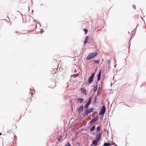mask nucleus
I'll list each match as a JSON object with an SVG mask.
<instances>
[{
    "instance_id": "nucleus-1",
    "label": "nucleus",
    "mask_w": 146,
    "mask_h": 146,
    "mask_svg": "<svg viewBox=\"0 0 146 146\" xmlns=\"http://www.w3.org/2000/svg\"><path fill=\"white\" fill-rule=\"evenodd\" d=\"M98 53L97 52L91 53L88 54L87 56L86 59L87 60H89L95 57L97 55Z\"/></svg>"
},
{
    "instance_id": "nucleus-2",
    "label": "nucleus",
    "mask_w": 146,
    "mask_h": 146,
    "mask_svg": "<svg viewBox=\"0 0 146 146\" xmlns=\"http://www.w3.org/2000/svg\"><path fill=\"white\" fill-rule=\"evenodd\" d=\"M106 110V107L105 106H102V108L100 110L99 113V114L100 115H103L105 113Z\"/></svg>"
},
{
    "instance_id": "nucleus-3",
    "label": "nucleus",
    "mask_w": 146,
    "mask_h": 146,
    "mask_svg": "<svg viewBox=\"0 0 146 146\" xmlns=\"http://www.w3.org/2000/svg\"><path fill=\"white\" fill-rule=\"evenodd\" d=\"M93 110V108H90L86 110L85 113L86 115H87L89 113L92 112Z\"/></svg>"
},
{
    "instance_id": "nucleus-4",
    "label": "nucleus",
    "mask_w": 146,
    "mask_h": 146,
    "mask_svg": "<svg viewBox=\"0 0 146 146\" xmlns=\"http://www.w3.org/2000/svg\"><path fill=\"white\" fill-rule=\"evenodd\" d=\"M94 74H92L90 76V77H89V79L88 81V83L89 84H91L92 82L93 79L94 78Z\"/></svg>"
},
{
    "instance_id": "nucleus-5",
    "label": "nucleus",
    "mask_w": 146,
    "mask_h": 146,
    "mask_svg": "<svg viewBox=\"0 0 146 146\" xmlns=\"http://www.w3.org/2000/svg\"><path fill=\"white\" fill-rule=\"evenodd\" d=\"M92 102V99L91 98L89 99L88 102L85 106V107L86 109H88L89 107V106L90 104Z\"/></svg>"
},
{
    "instance_id": "nucleus-6",
    "label": "nucleus",
    "mask_w": 146,
    "mask_h": 146,
    "mask_svg": "<svg viewBox=\"0 0 146 146\" xmlns=\"http://www.w3.org/2000/svg\"><path fill=\"white\" fill-rule=\"evenodd\" d=\"M102 133H99L96 136V139L98 141H99L101 137Z\"/></svg>"
},
{
    "instance_id": "nucleus-7",
    "label": "nucleus",
    "mask_w": 146,
    "mask_h": 146,
    "mask_svg": "<svg viewBox=\"0 0 146 146\" xmlns=\"http://www.w3.org/2000/svg\"><path fill=\"white\" fill-rule=\"evenodd\" d=\"M56 86V84L54 82H53L50 83L49 87L50 88H54Z\"/></svg>"
},
{
    "instance_id": "nucleus-8",
    "label": "nucleus",
    "mask_w": 146,
    "mask_h": 146,
    "mask_svg": "<svg viewBox=\"0 0 146 146\" xmlns=\"http://www.w3.org/2000/svg\"><path fill=\"white\" fill-rule=\"evenodd\" d=\"M77 110L79 112V113H81L83 110V107L82 106H80L79 108L77 109Z\"/></svg>"
},
{
    "instance_id": "nucleus-9",
    "label": "nucleus",
    "mask_w": 146,
    "mask_h": 146,
    "mask_svg": "<svg viewBox=\"0 0 146 146\" xmlns=\"http://www.w3.org/2000/svg\"><path fill=\"white\" fill-rule=\"evenodd\" d=\"M98 120V117H96L94 118L91 121V123H94L96 122Z\"/></svg>"
},
{
    "instance_id": "nucleus-10",
    "label": "nucleus",
    "mask_w": 146,
    "mask_h": 146,
    "mask_svg": "<svg viewBox=\"0 0 146 146\" xmlns=\"http://www.w3.org/2000/svg\"><path fill=\"white\" fill-rule=\"evenodd\" d=\"M101 73L102 72L101 71H100L99 72L98 74V81H99L100 80Z\"/></svg>"
},
{
    "instance_id": "nucleus-11",
    "label": "nucleus",
    "mask_w": 146,
    "mask_h": 146,
    "mask_svg": "<svg viewBox=\"0 0 146 146\" xmlns=\"http://www.w3.org/2000/svg\"><path fill=\"white\" fill-rule=\"evenodd\" d=\"M76 100L78 102H79L80 103H82L84 101V100L82 98H78L76 99Z\"/></svg>"
},
{
    "instance_id": "nucleus-12",
    "label": "nucleus",
    "mask_w": 146,
    "mask_h": 146,
    "mask_svg": "<svg viewBox=\"0 0 146 146\" xmlns=\"http://www.w3.org/2000/svg\"><path fill=\"white\" fill-rule=\"evenodd\" d=\"M89 39V38L88 37V36H86V37L85 40L84 42V43L85 44V43L87 42H88V41Z\"/></svg>"
},
{
    "instance_id": "nucleus-13",
    "label": "nucleus",
    "mask_w": 146,
    "mask_h": 146,
    "mask_svg": "<svg viewBox=\"0 0 146 146\" xmlns=\"http://www.w3.org/2000/svg\"><path fill=\"white\" fill-rule=\"evenodd\" d=\"M98 141L97 140H94L92 141L93 144L96 146L97 145L98 143Z\"/></svg>"
},
{
    "instance_id": "nucleus-14",
    "label": "nucleus",
    "mask_w": 146,
    "mask_h": 146,
    "mask_svg": "<svg viewBox=\"0 0 146 146\" xmlns=\"http://www.w3.org/2000/svg\"><path fill=\"white\" fill-rule=\"evenodd\" d=\"M81 90L83 92V93L85 94V95H86L87 94L86 93V90L85 89L81 88Z\"/></svg>"
},
{
    "instance_id": "nucleus-15",
    "label": "nucleus",
    "mask_w": 146,
    "mask_h": 146,
    "mask_svg": "<svg viewBox=\"0 0 146 146\" xmlns=\"http://www.w3.org/2000/svg\"><path fill=\"white\" fill-rule=\"evenodd\" d=\"M98 88V86L97 85H96V86H95L93 88V90L94 92H95L97 90Z\"/></svg>"
},
{
    "instance_id": "nucleus-16",
    "label": "nucleus",
    "mask_w": 146,
    "mask_h": 146,
    "mask_svg": "<svg viewBox=\"0 0 146 146\" xmlns=\"http://www.w3.org/2000/svg\"><path fill=\"white\" fill-rule=\"evenodd\" d=\"M95 125H94L92 127H91L90 129V131L91 132H92L95 129Z\"/></svg>"
},
{
    "instance_id": "nucleus-17",
    "label": "nucleus",
    "mask_w": 146,
    "mask_h": 146,
    "mask_svg": "<svg viewBox=\"0 0 146 146\" xmlns=\"http://www.w3.org/2000/svg\"><path fill=\"white\" fill-rule=\"evenodd\" d=\"M62 137L61 135H60L58 138V140L59 141H61L62 139Z\"/></svg>"
},
{
    "instance_id": "nucleus-18",
    "label": "nucleus",
    "mask_w": 146,
    "mask_h": 146,
    "mask_svg": "<svg viewBox=\"0 0 146 146\" xmlns=\"http://www.w3.org/2000/svg\"><path fill=\"white\" fill-rule=\"evenodd\" d=\"M110 145L111 144L109 143H105L104 144V146H110Z\"/></svg>"
},
{
    "instance_id": "nucleus-19",
    "label": "nucleus",
    "mask_w": 146,
    "mask_h": 146,
    "mask_svg": "<svg viewBox=\"0 0 146 146\" xmlns=\"http://www.w3.org/2000/svg\"><path fill=\"white\" fill-rule=\"evenodd\" d=\"M93 62L97 64L99 63L100 62L99 60H94Z\"/></svg>"
},
{
    "instance_id": "nucleus-20",
    "label": "nucleus",
    "mask_w": 146,
    "mask_h": 146,
    "mask_svg": "<svg viewBox=\"0 0 146 146\" xmlns=\"http://www.w3.org/2000/svg\"><path fill=\"white\" fill-rule=\"evenodd\" d=\"M84 31L85 34H86L88 31V30L87 29H84Z\"/></svg>"
},
{
    "instance_id": "nucleus-21",
    "label": "nucleus",
    "mask_w": 146,
    "mask_h": 146,
    "mask_svg": "<svg viewBox=\"0 0 146 146\" xmlns=\"http://www.w3.org/2000/svg\"><path fill=\"white\" fill-rule=\"evenodd\" d=\"M65 146H71L70 145L69 143H67L66 145Z\"/></svg>"
},
{
    "instance_id": "nucleus-22",
    "label": "nucleus",
    "mask_w": 146,
    "mask_h": 146,
    "mask_svg": "<svg viewBox=\"0 0 146 146\" xmlns=\"http://www.w3.org/2000/svg\"><path fill=\"white\" fill-rule=\"evenodd\" d=\"M100 127H98L97 129V131H100Z\"/></svg>"
},
{
    "instance_id": "nucleus-23",
    "label": "nucleus",
    "mask_w": 146,
    "mask_h": 146,
    "mask_svg": "<svg viewBox=\"0 0 146 146\" xmlns=\"http://www.w3.org/2000/svg\"><path fill=\"white\" fill-rule=\"evenodd\" d=\"M30 94H31V96H32L33 95V93L32 92H31Z\"/></svg>"
},
{
    "instance_id": "nucleus-24",
    "label": "nucleus",
    "mask_w": 146,
    "mask_h": 146,
    "mask_svg": "<svg viewBox=\"0 0 146 146\" xmlns=\"http://www.w3.org/2000/svg\"><path fill=\"white\" fill-rule=\"evenodd\" d=\"M15 32H16V33H19V32H18V31H15Z\"/></svg>"
},
{
    "instance_id": "nucleus-25",
    "label": "nucleus",
    "mask_w": 146,
    "mask_h": 146,
    "mask_svg": "<svg viewBox=\"0 0 146 146\" xmlns=\"http://www.w3.org/2000/svg\"><path fill=\"white\" fill-rule=\"evenodd\" d=\"M53 71H52V74H53V73H55V72H53Z\"/></svg>"
},
{
    "instance_id": "nucleus-26",
    "label": "nucleus",
    "mask_w": 146,
    "mask_h": 146,
    "mask_svg": "<svg viewBox=\"0 0 146 146\" xmlns=\"http://www.w3.org/2000/svg\"><path fill=\"white\" fill-rule=\"evenodd\" d=\"M1 135V133H0V135Z\"/></svg>"
},
{
    "instance_id": "nucleus-27",
    "label": "nucleus",
    "mask_w": 146,
    "mask_h": 146,
    "mask_svg": "<svg viewBox=\"0 0 146 146\" xmlns=\"http://www.w3.org/2000/svg\"><path fill=\"white\" fill-rule=\"evenodd\" d=\"M74 76H76L75 74V75H74Z\"/></svg>"
},
{
    "instance_id": "nucleus-28",
    "label": "nucleus",
    "mask_w": 146,
    "mask_h": 146,
    "mask_svg": "<svg viewBox=\"0 0 146 146\" xmlns=\"http://www.w3.org/2000/svg\"><path fill=\"white\" fill-rule=\"evenodd\" d=\"M21 119V118H19V119L18 120L19 121V119Z\"/></svg>"
}]
</instances>
